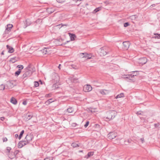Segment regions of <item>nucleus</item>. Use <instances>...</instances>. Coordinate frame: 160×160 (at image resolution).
I'll return each mask as SVG.
<instances>
[{"label":"nucleus","instance_id":"de8ad7c7","mask_svg":"<svg viewBox=\"0 0 160 160\" xmlns=\"http://www.w3.org/2000/svg\"><path fill=\"white\" fill-rule=\"evenodd\" d=\"M140 140L142 142V143H143L144 142V139L143 138H140Z\"/></svg>","mask_w":160,"mask_h":160},{"label":"nucleus","instance_id":"6e6d98bb","mask_svg":"<svg viewBox=\"0 0 160 160\" xmlns=\"http://www.w3.org/2000/svg\"><path fill=\"white\" fill-rule=\"evenodd\" d=\"M18 135L17 134H16L15 135V137L17 138L18 137Z\"/></svg>","mask_w":160,"mask_h":160},{"label":"nucleus","instance_id":"4d7b16f0","mask_svg":"<svg viewBox=\"0 0 160 160\" xmlns=\"http://www.w3.org/2000/svg\"><path fill=\"white\" fill-rule=\"evenodd\" d=\"M32 72H34L35 71V68H32Z\"/></svg>","mask_w":160,"mask_h":160},{"label":"nucleus","instance_id":"1a4fd4ad","mask_svg":"<svg viewBox=\"0 0 160 160\" xmlns=\"http://www.w3.org/2000/svg\"><path fill=\"white\" fill-rule=\"evenodd\" d=\"M6 47L7 49L8 50V52L9 53H12L14 52V49L12 47L8 45H7Z\"/></svg>","mask_w":160,"mask_h":160},{"label":"nucleus","instance_id":"dca6fc26","mask_svg":"<svg viewBox=\"0 0 160 160\" xmlns=\"http://www.w3.org/2000/svg\"><path fill=\"white\" fill-rule=\"evenodd\" d=\"M18 61V58L16 57L12 58L10 60V62H11L12 63H14L15 62Z\"/></svg>","mask_w":160,"mask_h":160},{"label":"nucleus","instance_id":"f8f14e48","mask_svg":"<svg viewBox=\"0 0 160 160\" xmlns=\"http://www.w3.org/2000/svg\"><path fill=\"white\" fill-rule=\"evenodd\" d=\"M12 104L15 105L17 103V101L16 99L13 97H12L10 100Z\"/></svg>","mask_w":160,"mask_h":160},{"label":"nucleus","instance_id":"7ed1b4c3","mask_svg":"<svg viewBox=\"0 0 160 160\" xmlns=\"http://www.w3.org/2000/svg\"><path fill=\"white\" fill-rule=\"evenodd\" d=\"M122 43L123 45L122 48L124 50H127L129 48L130 45V43L128 41H125L123 42Z\"/></svg>","mask_w":160,"mask_h":160},{"label":"nucleus","instance_id":"cd10ccee","mask_svg":"<svg viewBox=\"0 0 160 160\" xmlns=\"http://www.w3.org/2000/svg\"><path fill=\"white\" fill-rule=\"evenodd\" d=\"M34 85L35 87H38L39 85V83L38 81H34Z\"/></svg>","mask_w":160,"mask_h":160},{"label":"nucleus","instance_id":"9b49d317","mask_svg":"<svg viewBox=\"0 0 160 160\" xmlns=\"http://www.w3.org/2000/svg\"><path fill=\"white\" fill-rule=\"evenodd\" d=\"M71 41L74 40L75 38L76 37V35L74 34L69 33Z\"/></svg>","mask_w":160,"mask_h":160},{"label":"nucleus","instance_id":"5701e85b","mask_svg":"<svg viewBox=\"0 0 160 160\" xmlns=\"http://www.w3.org/2000/svg\"><path fill=\"white\" fill-rule=\"evenodd\" d=\"M127 79H129V80H132V78L131 74L126 75Z\"/></svg>","mask_w":160,"mask_h":160},{"label":"nucleus","instance_id":"c9c22d12","mask_svg":"<svg viewBox=\"0 0 160 160\" xmlns=\"http://www.w3.org/2000/svg\"><path fill=\"white\" fill-rule=\"evenodd\" d=\"M57 1L60 3H62L64 2L66 0H56Z\"/></svg>","mask_w":160,"mask_h":160},{"label":"nucleus","instance_id":"c85d7f7f","mask_svg":"<svg viewBox=\"0 0 160 160\" xmlns=\"http://www.w3.org/2000/svg\"><path fill=\"white\" fill-rule=\"evenodd\" d=\"M5 88V86L3 84H1L0 85V90H3Z\"/></svg>","mask_w":160,"mask_h":160},{"label":"nucleus","instance_id":"bf43d9fd","mask_svg":"<svg viewBox=\"0 0 160 160\" xmlns=\"http://www.w3.org/2000/svg\"><path fill=\"white\" fill-rule=\"evenodd\" d=\"M1 55H4V51H3L1 53Z\"/></svg>","mask_w":160,"mask_h":160},{"label":"nucleus","instance_id":"9d476101","mask_svg":"<svg viewBox=\"0 0 160 160\" xmlns=\"http://www.w3.org/2000/svg\"><path fill=\"white\" fill-rule=\"evenodd\" d=\"M94 154L93 152H89L88 153L87 155L85 156V158H88L92 156Z\"/></svg>","mask_w":160,"mask_h":160},{"label":"nucleus","instance_id":"b1692460","mask_svg":"<svg viewBox=\"0 0 160 160\" xmlns=\"http://www.w3.org/2000/svg\"><path fill=\"white\" fill-rule=\"evenodd\" d=\"M24 131L23 130L20 133L19 135V136L18 137V139L19 140H20L21 139V137H22V135H23V134L24 133Z\"/></svg>","mask_w":160,"mask_h":160},{"label":"nucleus","instance_id":"aec40b11","mask_svg":"<svg viewBox=\"0 0 160 160\" xmlns=\"http://www.w3.org/2000/svg\"><path fill=\"white\" fill-rule=\"evenodd\" d=\"M71 145L73 148H76L79 147L78 144L75 142L72 143V144Z\"/></svg>","mask_w":160,"mask_h":160},{"label":"nucleus","instance_id":"603ef678","mask_svg":"<svg viewBox=\"0 0 160 160\" xmlns=\"http://www.w3.org/2000/svg\"><path fill=\"white\" fill-rule=\"evenodd\" d=\"M72 68H73L76 69V66L74 65H72L71 66Z\"/></svg>","mask_w":160,"mask_h":160},{"label":"nucleus","instance_id":"0eeeda50","mask_svg":"<svg viewBox=\"0 0 160 160\" xmlns=\"http://www.w3.org/2000/svg\"><path fill=\"white\" fill-rule=\"evenodd\" d=\"M138 62L139 63L143 65L147 62V59L146 58H141L139 59Z\"/></svg>","mask_w":160,"mask_h":160},{"label":"nucleus","instance_id":"0e129e2a","mask_svg":"<svg viewBox=\"0 0 160 160\" xmlns=\"http://www.w3.org/2000/svg\"><path fill=\"white\" fill-rule=\"evenodd\" d=\"M66 25H62V26H66Z\"/></svg>","mask_w":160,"mask_h":160},{"label":"nucleus","instance_id":"393cba45","mask_svg":"<svg viewBox=\"0 0 160 160\" xmlns=\"http://www.w3.org/2000/svg\"><path fill=\"white\" fill-rule=\"evenodd\" d=\"M59 88V87L57 84H54L53 85L52 88L53 89H55L58 88Z\"/></svg>","mask_w":160,"mask_h":160},{"label":"nucleus","instance_id":"412c9836","mask_svg":"<svg viewBox=\"0 0 160 160\" xmlns=\"http://www.w3.org/2000/svg\"><path fill=\"white\" fill-rule=\"evenodd\" d=\"M21 72V69H19L16 72L15 74L16 76H18Z\"/></svg>","mask_w":160,"mask_h":160},{"label":"nucleus","instance_id":"13d9d810","mask_svg":"<svg viewBox=\"0 0 160 160\" xmlns=\"http://www.w3.org/2000/svg\"><path fill=\"white\" fill-rule=\"evenodd\" d=\"M5 118L3 117H1V120L2 121H3L4 120Z\"/></svg>","mask_w":160,"mask_h":160},{"label":"nucleus","instance_id":"a19ab883","mask_svg":"<svg viewBox=\"0 0 160 160\" xmlns=\"http://www.w3.org/2000/svg\"><path fill=\"white\" fill-rule=\"evenodd\" d=\"M74 2L76 3L78 2H80L82 1V0H72Z\"/></svg>","mask_w":160,"mask_h":160},{"label":"nucleus","instance_id":"774afa93","mask_svg":"<svg viewBox=\"0 0 160 160\" xmlns=\"http://www.w3.org/2000/svg\"><path fill=\"white\" fill-rule=\"evenodd\" d=\"M47 95L48 96L49 94H47Z\"/></svg>","mask_w":160,"mask_h":160},{"label":"nucleus","instance_id":"a211bd4d","mask_svg":"<svg viewBox=\"0 0 160 160\" xmlns=\"http://www.w3.org/2000/svg\"><path fill=\"white\" fill-rule=\"evenodd\" d=\"M67 111L69 113H72L73 112V109L72 108L70 107L67 109Z\"/></svg>","mask_w":160,"mask_h":160},{"label":"nucleus","instance_id":"f3484780","mask_svg":"<svg viewBox=\"0 0 160 160\" xmlns=\"http://www.w3.org/2000/svg\"><path fill=\"white\" fill-rule=\"evenodd\" d=\"M154 34L155 35V36L153 37V38H158V39H160V34L156 33H154Z\"/></svg>","mask_w":160,"mask_h":160},{"label":"nucleus","instance_id":"e433bc0d","mask_svg":"<svg viewBox=\"0 0 160 160\" xmlns=\"http://www.w3.org/2000/svg\"><path fill=\"white\" fill-rule=\"evenodd\" d=\"M89 123V122L88 121L86 122L85 124L84 125V126L85 128H87L88 125Z\"/></svg>","mask_w":160,"mask_h":160},{"label":"nucleus","instance_id":"ea45409f","mask_svg":"<svg viewBox=\"0 0 160 160\" xmlns=\"http://www.w3.org/2000/svg\"><path fill=\"white\" fill-rule=\"evenodd\" d=\"M48 101L50 103L54 101L53 100H52V98L48 100Z\"/></svg>","mask_w":160,"mask_h":160},{"label":"nucleus","instance_id":"338daca9","mask_svg":"<svg viewBox=\"0 0 160 160\" xmlns=\"http://www.w3.org/2000/svg\"><path fill=\"white\" fill-rule=\"evenodd\" d=\"M81 3V2H80L79 4H78V5L80 4Z\"/></svg>","mask_w":160,"mask_h":160},{"label":"nucleus","instance_id":"58836bf2","mask_svg":"<svg viewBox=\"0 0 160 160\" xmlns=\"http://www.w3.org/2000/svg\"><path fill=\"white\" fill-rule=\"evenodd\" d=\"M8 140V139L7 138L4 137L3 138V142H6Z\"/></svg>","mask_w":160,"mask_h":160},{"label":"nucleus","instance_id":"680f3d73","mask_svg":"<svg viewBox=\"0 0 160 160\" xmlns=\"http://www.w3.org/2000/svg\"><path fill=\"white\" fill-rule=\"evenodd\" d=\"M39 82H40V83L41 84H42V81L41 80H39Z\"/></svg>","mask_w":160,"mask_h":160},{"label":"nucleus","instance_id":"423d86ee","mask_svg":"<svg viewBox=\"0 0 160 160\" xmlns=\"http://www.w3.org/2000/svg\"><path fill=\"white\" fill-rule=\"evenodd\" d=\"M5 31V34H8L9 32L11 31V29L12 28L13 26L12 24H8L7 25Z\"/></svg>","mask_w":160,"mask_h":160},{"label":"nucleus","instance_id":"37998d69","mask_svg":"<svg viewBox=\"0 0 160 160\" xmlns=\"http://www.w3.org/2000/svg\"><path fill=\"white\" fill-rule=\"evenodd\" d=\"M122 78H126L127 79V76L126 75H123L122 76Z\"/></svg>","mask_w":160,"mask_h":160},{"label":"nucleus","instance_id":"72a5a7b5","mask_svg":"<svg viewBox=\"0 0 160 160\" xmlns=\"http://www.w3.org/2000/svg\"><path fill=\"white\" fill-rule=\"evenodd\" d=\"M129 25H130V24H129V23L128 22H125L124 24V26L125 27H127V26H129Z\"/></svg>","mask_w":160,"mask_h":160},{"label":"nucleus","instance_id":"f704fd0d","mask_svg":"<svg viewBox=\"0 0 160 160\" xmlns=\"http://www.w3.org/2000/svg\"><path fill=\"white\" fill-rule=\"evenodd\" d=\"M92 55L91 54H88V56H87V59H91L92 58Z\"/></svg>","mask_w":160,"mask_h":160},{"label":"nucleus","instance_id":"052dcab7","mask_svg":"<svg viewBox=\"0 0 160 160\" xmlns=\"http://www.w3.org/2000/svg\"><path fill=\"white\" fill-rule=\"evenodd\" d=\"M60 66H61V64H59L58 66V68L60 69Z\"/></svg>","mask_w":160,"mask_h":160},{"label":"nucleus","instance_id":"c756f323","mask_svg":"<svg viewBox=\"0 0 160 160\" xmlns=\"http://www.w3.org/2000/svg\"><path fill=\"white\" fill-rule=\"evenodd\" d=\"M8 87H9L10 88H12V87H13V84L11 82H10L8 83Z\"/></svg>","mask_w":160,"mask_h":160},{"label":"nucleus","instance_id":"5fc2aeb1","mask_svg":"<svg viewBox=\"0 0 160 160\" xmlns=\"http://www.w3.org/2000/svg\"><path fill=\"white\" fill-rule=\"evenodd\" d=\"M44 160H50V159L49 158H45Z\"/></svg>","mask_w":160,"mask_h":160},{"label":"nucleus","instance_id":"c03bdc74","mask_svg":"<svg viewBox=\"0 0 160 160\" xmlns=\"http://www.w3.org/2000/svg\"><path fill=\"white\" fill-rule=\"evenodd\" d=\"M88 54L87 53H84V58H87V56H88Z\"/></svg>","mask_w":160,"mask_h":160},{"label":"nucleus","instance_id":"bb28decb","mask_svg":"<svg viewBox=\"0 0 160 160\" xmlns=\"http://www.w3.org/2000/svg\"><path fill=\"white\" fill-rule=\"evenodd\" d=\"M160 125L159 123L158 122L157 123H155L154 124V126L155 127V128H157L158 127H159V126Z\"/></svg>","mask_w":160,"mask_h":160},{"label":"nucleus","instance_id":"2eb2a0df","mask_svg":"<svg viewBox=\"0 0 160 160\" xmlns=\"http://www.w3.org/2000/svg\"><path fill=\"white\" fill-rule=\"evenodd\" d=\"M124 97V94L123 93H121L118 95L116 97V98H123Z\"/></svg>","mask_w":160,"mask_h":160},{"label":"nucleus","instance_id":"4be33fe9","mask_svg":"<svg viewBox=\"0 0 160 160\" xmlns=\"http://www.w3.org/2000/svg\"><path fill=\"white\" fill-rule=\"evenodd\" d=\"M137 18V16L136 15H134L130 16L129 18L131 20H133Z\"/></svg>","mask_w":160,"mask_h":160},{"label":"nucleus","instance_id":"4c0bfd02","mask_svg":"<svg viewBox=\"0 0 160 160\" xmlns=\"http://www.w3.org/2000/svg\"><path fill=\"white\" fill-rule=\"evenodd\" d=\"M80 57L81 58H84V53H81L80 54Z\"/></svg>","mask_w":160,"mask_h":160},{"label":"nucleus","instance_id":"69168bd1","mask_svg":"<svg viewBox=\"0 0 160 160\" xmlns=\"http://www.w3.org/2000/svg\"><path fill=\"white\" fill-rule=\"evenodd\" d=\"M28 117H30V115H28Z\"/></svg>","mask_w":160,"mask_h":160},{"label":"nucleus","instance_id":"a878e982","mask_svg":"<svg viewBox=\"0 0 160 160\" xmlns=\"http://www.w3.org/2000/svg\"><path fill=\"white\" fill-rule=\"evenodd\" d=\"M41 51L42 52V53L43 54H46L47 52V48H44Z\"/></svg>","mask_w":160,"mask_h":160},{"label":"nucleus","instance_id":"3c124183","mask_svg":"<svg viewBox=\"0 0 160 160\" xmlns=\"http://www.w3.org/2000/svg\"><path fill=\"white\" fill-rule=\"evenodd\" d=\"M127 142V141H124L125 144L126 145H128L129 144H128V142Z\"/></svg>","mask_w":160,"mask_h":160},{"label":"nucleus","instance_id":"39448f33","mask_svg":"<svg viewBox=\"0 0 160 160\" xmlns=\"http://www.w3.org/2000/svg\"><path fill=\"white\" fill-rule=\"evenodd\" d=\"M107 53V51H106L105 48H101L100 51V55L101 56L105 55Z\"/></svg>","mask_w":160,"mask_h":160},{"label":"nucleus","instance_id":"7c9ffc66","mask_svg":"<svg viewBox=\"0 0 160 160\" xmlns=\"http://www.w3.org/2000/svg\"><path fill=\"white\" fill-rule=\"evenodd\" d=\"M17 67L19 68V69H21V70L23 69V66L22 65H18L17 66Z\"/></svg>","mask_w":160,"mask_h":160},{"label":"nucleus","instance_id":"f257e3e1","mask_svg":"<svg viewBox=\"0 0 160 160\" xmlns=\"http://www.w3.org/2000/svg\"><path fill=\"white\" fill-rule=\"evenodd\" d=\"M117 112L114 110H110L108 111L106 113V118L107 121H110L113 119L117 115ZM107 121V120H106Z\"/></svg>","mask_w":160,"mask_h":160},{"label":"nucleus","instance_id":"09e8293b","mask_svg":"<svg viewBox=\"0 0 160 160\" xmlns=\"http://www.w3.org/2000/svg\"><path fill=\"white\" fill-rule=\"evenodd\" d=\"M136 114L138 115H142V113L140 111L137 112L136 113Z\"/></svg>","mask_w":160,"mask_h":160},{"label":"nucleus","instance_id":"e2e57ef3","mask_svg":"<svg viewBox=\"0 0 160 160\" xmlns=\"http://www.w3.org/2000/svg\"><path fill=\"white\" fill-rule=\"evenodd\" d=\"M30 64H29V65H28V68H30V67H30Z\"/></svg>","mask_w":160,"mask_h":160},{"label":"nucleus","instance_id":"20e7f679","mask_svg":"<svg viewBox=\"0 0 160 160\" xmlns=\"http://www.w3.org/2000/svg\"><path fill=\"white\" fill-rule=\"evenodd\" d=\"M92 87L90 85H85L83 87V90L85 92H88L92 90Z\"/></svg>","mask_w":160,"mask_h":160},{"label":"nucleus","instance_id":"79ce46f5","mask_svg":"<svg viewBox=\"0 0 160 160\" xmlns=\"http://www.w3.org/2000/svg\"><path fill=\"white\" fill-rule=\"evenodd\" d=\"M45 104H46V105H49L50 104V103H49V102H48V100H47L45 102Z\"/></svg>","mask_w":160,"mask_h":160},{"label":"nucleus","instance_id":"2f4dec72","mask_svg":"<svg viewBox=\"0 0 160 160\" xmlns=\"http://www.w3.org/2000/svg\"><path fill=\"white\" fill-rule=\"evenodd\" d=\"M29 19H27L26 20V24H27V25L25 27H24L25 28H26V27L28 26H29L30 25V23H29V22H28V21H29Z\"/></svg>","mask_w":160,"mask_h":160},{"label":"nucleus","instance_id":"ddd939ff","mask_svg":"<svg viewBox=\"0 0 160 160\" xmlns=\"http://www.w3.org/2000/svg\"><path fill=\"white\" fill-rule=\"evenodd\" d=\"M100 93L103 95H106L108 93V92L106 90H100L99 91Z\"/></svg>","mask_w":160,"mask_h":160},{"label":"nucleus","instance_id":"4468645a","mask_svg":"<svg viewBox=\"0 0 160 160\" xmlns=\"http://www.w3.org/2000/svg\"><path fill=\"white\" fill-rule=\"evenodd\" d=\"M138 71H134L132 72V73H131V76L132 78H133L134 76H137L138 74Z\"/></svg>","mask_w":160,"mask_h":160},{"label":"nucleus","instance_id":"864d4df0","mask_svg":"<svg viewBox=\"0 0 160 160\" xmlns=\"http://www.w3.org/2000/svg\"><path fill=\"white\" fill-rule=\"evenodd\" d=\"M155 6V4H152L150 6V7L151 8H152V7H154Z\"/></svg>","mask_w":160,"mask_h":160},{"label":"nucleus","instance_id":"8fccbe9b","mask_svg":"<svg viewBox=\"0 0 160 160\" xmlns=\"http://www.w3.org/2000/svg\"><path fill=\"white\" fill-rule=\"evenodd\" d=\"M19 152V151H18V150H16V151L14 152V154H17L18 152Z\"/></svg>","mask_w":160,"mask_h":160},{"label":"nucleus","instance_id":"473e14b6","mask_svg":"<svg viewBox=\"0 0 160 160\" xmlns=\"http://www.w3.org/2000/svg\"><path fill=\"white\" fill-rule=\"evenodd\" d=\"M132 141L131 139H128L127 141V142H128V144H129L130 143H132V144H133V143H132Z\"/></svg>","mask_w":160,"mask_h":160},{"label":"nucleus","instance_id":"49530a36","mask_svg":"<svg viewBox=\"0 0 160 160\" xmlns=\"http://www.w3.org/2000/svg\"><path fill=\"white\" fill-rule=\"evenodd\" d=\"M22 103L24 105H26L27 104V102L26 101H23Z\"/></svg>","mask_w":160,"mask_h":160},{"label":"nucleus","instance_id":"6e6552de","mask_svg":"<svg viewBox=\"0 0 160 160\" xmlns=\"http://www.w3.org/2000/svg\"><path fill=\"white\" fill-rule=\"evenodd\" d=\"M116 137V134L114 132H110L108 134V138L110 139L114 138Z\"/></svg>","mask_w":160,"mask_h":160},{"label":"nucleus","instance_id":"6ab92c4d","mask_svg":"<svg viewBox=\"0 0 160 160\" xmlns=\"http://www.w3.org/2000/svg\"><path fill=\"white\" fill-rule=\"evenodd\" d=\"M101 10V7H98L96 9H95L93 11V12L94 13H96L97 12Z\"/></svg>","mask_w":160,"mask_h":160},{"label":"nucleus","instance_id":"a18cd8bd","mask_svg":"<svg viewBox=\"0 0 160 160\" xmlns=\"http://www.w3.org/2000/svg\"><path fill=\"white\" fill-rule=\"evenodd\" d=\"M11 148L10 147H7V150L8 151V152H9L11 150Z\"/></svg>","mask_w":160,"mask_h":160},{"label":"nucleus","instance_id":"f03ea898","mask_svg":"<svg viewBox=\"0 0 160 160\" xmlns=\"http://www.w3.org/2000/svg\"><path fill=\"white\" fill-rule=\"evenodd\" d=\"M28 136V135H27L25 138V140L23 141H20L19 142L18 144V147L19 148H21L23 146H24L29 143V141H28L27 139V137Z\"/></svg>","mask_w":160,"mask_h":160}]
</instances>
